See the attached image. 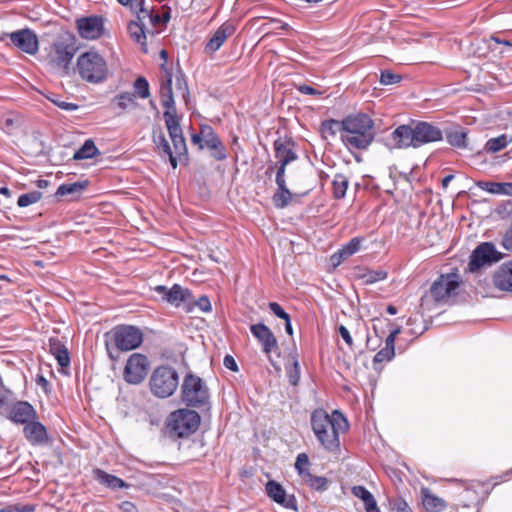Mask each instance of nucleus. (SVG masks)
Segmentation results:
<instances>
[{
    "label": "nucleus",
    "mask_w": 512,
    "mask_h": 512,
    "mask_svg": "<svg viewBox=\"0 0 512 512\" xmlns=\"http://www.w3.org/2000/svg\"><path fill=\"white\" fill-rule=\"evenodd\" d=\"M154 291L162 300L175 307H179L182 303L187 304L186 311L192 312V307H190L191 293L188 289H185L178 284H174L171 288H167L163 285L156 286Z\"/></svg>",
    "instance_id": "nucleus-12"
},
{
    "label": "nucleus",
    "mask_w": 512,
    "mask_h": 512,
    "mask_svg": "<svg viewBox=\"0 0 512 512\" xmlns=\"http://www.w3.org/2000/svg\"><path fill=\"white\" fill-rule=\"evenodd\" d=\"M393 147L408 148L415 147L414 128L409 125H401L392 133Z\"/></svg>",
    "instance_id": "nucleus-23"
},
{
    "label": "nucleus",
    "mask_w": 512,
    "mask_h": 512,
    "mask_svg": "<svg viewBox=\"0 0 512 512\" xmlns=\"http://www.w3.org/2000/svg\"><path fill=\"white\" fill-rule=\"evenodd\" d=\"M154 143L157 146V149L163 153L165 156H168L169 161L173 168L177 167V159L173 154V151L169 145V142L165 138V135L160 132L157 135H154Z\"/></svg>",
    "instance_id": "nucleus-32"
},
{
    "label": "nucleus",
    "mask_w": 512,
    "mask_h": 512,
    "mask_svg": "<svg viewBox=\"0 0 512 512\" xmlns=\"http://www.w3.org/2000/svg\"><path fill=\"white\" fill-rule=\"evenodd\" d=\"M223 364L224 366L231 370V371H237L238 370V366H237V363L235 361V359L231 356V355H226L224 357V360H223Z\"/></svg>",
    "instance_id": "nucleus-62"
},
{
    "label": "nucleus",
    "mask_w": 512,
    "mask_h": 512,
    "mask_svg": "<svg viewBox=\"0 0 512 512\" xmlns=\"http://www.w3.org/2000/svg\"><path fill=\"white\" fill-rule=\"evenodd\" d=\"M77 70L83 80L98 84L107 79L108 65L106 60L96 51H87L79 55Z\"/></svg>",
    "instance_id": "nucleus-3"
},
{
    "label": "nucleus",
    "mask_w": 512,
    "mask_h": 512,
    "mask_svg": "<svg viewBox=\"0 0 512 512\" xmlns=\"http://www.w3.org/2000/svg\"><path fill=\"white\" fill-rule=\"evenodd\" d=\"M24 435L32 445H42L48 441L47 430L43 424L38 421H30L23 429Z\"/></svg>",
    "instance_id": "nucleus-21"
},
{
    "label": "nucleus",
    "mask_w": 512,
    "mask_h": 512,
    "mask_svg": "<svg viewBox=\"0 0 512 512\" xmlns=\"http://www.w3.org/2000/svg\"><path fill=\"white\" fill-rule=\"evenodd\" d=\"M413 128L415 148L427 143L437 142L442 139L441 130L428 122H418L413 126Z\"/></svg>",
    "instance_id": "nucleus-16"
},
{
    "label": "nucleus",
    "mask_w": 512,
    "mask_h": 512,
    "mask_svg": "<svg viewBox=\"0 0 512 512\" xmlns=\"http://www.w3.org/2000/svg\"><path fill=\"white\" fill-rule=\"evenodd\" d=\"M342 121L325 120L321 123L320 132L323 138L328 139L336 136L337 133L341 135Z\"/></svg>",
    "instance_id": "nucleus-34"
},
{
    "label": "nucleus",
    "mask_w": 512,
    "mask_h": 512,
    "mask_svg": "<svg viewBox=\"0 0 512 512\" xmlns=\"http://www.w3.org/2000/svg\"><path fill=\"white\" fill-rule=\"evenodd\" d=\"M87 184V181L64 183L58 187L56 195H79L87 187Z\"/></svg>",
    "instance_id": "nucleus-33"
},
{
    "label": "nucleus",
    "mask_w": 512,
    "mask_h": 512,
    "mask_svg": "<svg viewBox=\"0 0 512 512\" xmlns=\"http://www.w3.org/2000/svg\"><path fill=\"white\" fill-rule=\"evenodd\" d=\"M311 427L320 444L335 451L340 446L339 433L348 429V421L338 410L329 415L323 409H316L311 414Z\"/></svg>",
    "instance_id": "nucleus-1"
},
{
    "label": "nucleus",
    "mask_w": 512,
    "mask_h": 512,
    "mask_svg": "<svg viewBox=\"0 0 512 512\" xmlns=\"http://www.w3.org/2000/svg\"><path fill=\"white\" fill-rule=\"evenodd\" d=\"M34 510L35 507L31 504H15L0 509V512H34Z\"/></svg>",
    "instance_id": "nucleus-51"
},
{
    "label": "nucleus",
    "mask_w": 512,
    "mask_h": 512,
    "mask_svg": "<svg viewBox=\"0 0 512 512\" xmlns=\"http://www.w3.org/2000/svg\"><path fill=\"white\" fill-rule=\"evenodd\" d=\"M421 496L423 507L427 512H442L447 507L445 500L433 494L429 488L423 487Z\"/></svg>",
    "instance_id": "nucleus-26"
},
{
    "label": "nucleus",
    "mask_w": 512,
    "mask_h": 512,
    "mask_svg": "<svg viewBox=\"0 0 512 512\" xmlns=\"http://www.w3.org/2000/svg\"><path fill=\"white\" fill-rule=\"evenodd\" d=\"M211 151V156L218 161L226 159V149L221 141L215 144V147L208 148Z\"/></svg>",
    "instance_id": "nucleus-55"
},
{
    "label": "nucleus",
    "mask_w": 512,
    "mask_h": 512,
    "mask_svg": "<svg viewBox=\"0 0 512 512\" xmlns=\"http://www.w3.org/2000/svg\"><path fill=\"white\" fill-rule=\"evenodd\" d=\"M391 512H412L407 502L401 498L394 499L390 502Z\"/></svg>",
    "instance_id": "nucleus-52"
},
{
    "label": "nucleus",
    "mask_w": 512,
    "mask_h": 512,
    "mask_svg": "<svg viewBox=\"0 0 512 512\" xmlns=\"http://www.w3.org/2000/svg\"><path fill=\"white\" fill-rule=\"evenodd\" d=\"M285 170H286V167H284L283 165H280L277 170L275 181H276L278 188H284V186H286Z\"/></svg>",
    "instance_id": "nucleus-60"
},
{
    "label": "nucleus",
    "mask_w": 512,
    "mask_h": 512,
    "mask_svg": "<svg viewBox=\"0 0 512 512\" xmlns=\"http://www.w3.org/2000/svg\"><path fill=\"white\" fill-rule=\"evenodd\" d=\"M252 335L259 341L262 350L269 355L273 351L278 350V342L271 329L263 323L253 324L250 326Z\"/></svg>",
    "instance_id": "nucleus-17"
},
{
    "label": "nucleus",
    "mask_w": 512,
    "mask_h": 512,
    "mask_svg": "<svg viewBox=\"0 0 512 512\" xmlns=\"http://www.w3.org/2000/svg\"><path fill=\"white\" fill-rule=\"evenodd\" d=\"M362 239L355 237L352 238L346 245L340 249V257H350L359 251Z\"/></svg>",
    "instance_id": "nucleus-44"
},
{
    "label": "nucleus",
    "mask_w": 512,
    "mask_h": 512,
    "mask_svg": "<svg viewBox=\"0 0 512 512\" xmlns=\"http://www.w3.org/2000/svg\"><path fill=\"white\" fill-rule=\"evenodd\" d=\"M309 486L315 490L324 491L328 487V480L322 476H314L311 473H306L303 479Z\"/></svg>",
    "instance_id": "nucleus-41"
},
{
    "label": "nucleus",
    "mask_w": 512,
    "mask_h": 512,
    "mask_svg": "<svg viewBox=\"0 0 512 512\" xmlns=\"http://www.w3.org/2000/svg\"><path fill=\"white\" fill-rule=\"evenodd\" d=\"M165 124L173 143L174 153L183 156L187 152L186 142L183 137L182 129L177 116H171L170 113H164Z\"/></svg>",
    "instance_id": "nucleus-15"
},
{
    "label": "nucleus",
    "mask_w": 512,
    "mask_h": 512,
    "mask_svg": "<svg viewBox=\"0 0 512 512\" xmlns=\"http://www.w3.org/2000/svg\"><path fill=\"white\" fill-rule=\"evenodd\" d=\"M56 106L65 110V111H76L78 109V105L66 101H62L59 98H51L50 99Z\"/></svg>",
    "instance_id": "nucleus-59"
},
{
    "label": "nucleus",
    "mask_w": 512,
    "mask_h": 512,
    "mask_svg": "<svg viewBox=\"0 0 512 512\" xmlns=\"http://www.w3.org/2000/svg\"><path fill=\"white\" fill-rule=\"evenodd\" d=\"M120 4L129 7L134 12H146L144 0H117Z\"/></svg>",
    "instance_id": "nucleus-50"
},
{
    "label": "nucleus",
    "mask_w": 512,
    "mask_h": 512,
    "mask_svg": "<svg viewBox=\"0 0 512 512\" xmlns=\"http://www.w3.org/2000/svg\"><path fill=\"white\" fill-rule=\"evenodd\" d=\"M119 508L123 512H138L136 505L130 501H123L119 504Z\"/></svg>",
    "instance_id": "nucleus-64"
},
{
    "label": "nucleus",
    "mask_w": 512,
    "mask_h": 512,
    "mask_svg": "<svg viewBox=\"0 0 512 512\" xmlns=\"http://www.w3.org/2000/svg\"><path fill=\"white\" fill-rule=\"evenodd\" d=\"M266 492L275 502L286 508L296 509V500L293 497L287 498L285 490L279 483L269 481L266 484Z\"/></svg>",
    "instance_id": "nucleus-24"
},
{
    "label": "nucleus",
    "mask_w": 512,
    "mask_h": 512,
    "mask_svg": "<svg viewBox=\"0 0 512 512\" xmlns=\"http://www.w3.org/2000/svg\"><path fill=\"white\" fill-rule=\"evenodd\" d=\"M190 307H192V310L194 307H197L202 312H210L212 307L210 300L207 296H201L197 301H195L192 304V301L190 300Z\"/></svg>",
    "instance_id": "nucleus-54"
},
{
    "label": "nucleus",
    "mask_w": 512,
    "mask_h": 512,
    "mask_svg": "<svg viewBox=\"0 0 512 512\" xmlns=\"http://www.w3.org/2000/svg\"><path fill=\"white\" fill-rule=\"evenodd\" d=\"M492 282L500 291L512 292V260L501 264L493 273Z\"/></svg>",
    "instance_id": "nucleus-18"
},
{
    "label": "nucleus",
    "mask_w": 512,
    "mask_h": 512,
    "mask_svg": "<svg viewBox=\"0 0 512 512\" xmlns=\"http://www.w3.org/2000/svg\"><path fill=\"white\" fill-rule=\"evenodd\" d=\"M178 385V372L168 365L155 368L149 379L150 391L157 398H168L172 396Z\"/></svg>",
    "instance_id": "nucleus-4"
},
{
    "label": "nucleus",
    "mask_w": 512,
    "mask_h": 512,
    "mask_svg": "<svg viewBox=\"0 0 512 512\" xmlns=\"http://www.w3.org/2000/svg\"><path fill=\"white\" fill-rule=\"evenodd\" d=\"M76 52L73 38L69 35L58 38L52 45L49 58L56 66L67 68Z\"/></svg>",
    "instance_id": "nucleus-10"
},
{
    "label": "nucleus",
    "mask_w": 512,
    "mask_h": 512,
    "mask_svg": "<svg viewBox=\"0 0 512 512\" xmlns=\"http://www.w3.org/2000/svg\"><path fill=\"white\" fill-rule=\"evenodd\" d=\"M275 158L280 165L286 167L290 162L297 159L296 153L290 148L289 144L281 140L274 142Z\"/></svg>",
    "instance_id": "nucleus-27"
},
{
    "label": "nucleus",
    "mask_w": 512,
    "mask_h": 512,
    "mask_svg": "<svg viewBox=\"0 0 512 512\" xmlns=\"http://www.w3.org/2000/svg\"><path fill=\"white\" fill-rule=\"evenodd\" d=\"M129 32L131 37L138 43L144 44V40L146 39L143 27L140 26L137 22H131L129 24Z\"/></svg>",
    "instance_id": "nucleus-48"
},
{
    "label": "nucleus",
    "mask_w": 512,
    "mask_h": 512,
    "mask_svg": "<svg viewBox=\"0 0 512 512\" xmlns=\"http://www.w3.org/2000/svg\"><path fill=\"white\" fill-rule=\"evenodd\" d=\"M115 347L119 351H130L138 348L143 342V334L137 327L130 325L116 326L111 331Z\"/></svg>",
    "instance_id": "nucleus-7"
},
{
    "label": "nucleus",
    "mask_w": 512,
    "mask_h": 512,
    "mask_svg": "<svg viewBox=\"0 0 512 512\" xmlns=\"http://www.w3.org/2000/svg\"><path fill=\"white\" fill-rule=\"evenodd\" d=\"M234 33V27L230 23L222 24L212 35L205 46V52L207 54H213L218 51L224 44L226 39Z\"/></svg>",
    "instance_id": "nucleus-20"
},
{
    "label": "nucleus",
    "mask_w": 512,
    "mask_h": 512,
    "mask_svg": "<svg viewBox=\"0 0 512 512\" xmlns=\"http://www.w3.org/2000/svg\"><path fill=\"white\" fill-rule=\"evenodd\" d=\"M202 138H203V145L206 148L215 147V144L220 141L219 137L215 133L212 127L208 125L202 126Z\"/></svg>",
    "instance_id": "nucleus-43"
},
{
    "label": "nucleus",
    "mask_w": 512,
    "mask_h": 512,
    "mask_svg": "<svg viewBox=\"0 0 512 512\" xmlns=\"http://www.w3.org/2000/svg\"><path fill=\"white\" fill-rule=\"evenodd\" d=\"M459 287V276L455 273L441 275L430 287V296L435 302L446 303L456 295Z\"/></svg>",
    "instance_id": "nucleus-8"
},
{
    "label": "nucleus",
    "mask_w": 512,
    "mask_h": 512,
    "mask_svg": "<svg viewBox=\"0 0 512 512\" xmlns=\"http://www.w3.org/2000/svg\"><path fill=\"white\" fill-rule=\"evenodd\" d=\"M374 137V122L368 115H350L342 120L341 141L349 150L367 149Z\"/></svg>",
    "instance_id": "nucleus-2"
},
{
    "label": "nucleus",
    "mask_w": 512,
    "mask_h": 512,
    "mask_svg": "<svg viewBox=\"0 0 512 512\" xmlns=\"http://www.w3.org/2000/svg\"><path fill=\"white\" fill-rule=\"evenodd\" d=\"M160 95L161 104L166 109L164 113L169 112L171 116H177L172 91V75L169 72L166 73V78L161 83Z\"/></svg>",
    "instance_id": "nucleus-22"
},
{
    "label": "nucleus",
    "mask_w": 512,
    "mask_h": 512,
    "mask_svg": "<svg viewBox=\"0 0 512 512\" xmlns=\"http://www.w3.org/2000/svg\"><path fill=\"white\" fill-rule=\"evenodd\" d=\"M137 14H138L139 20H141L142 18L148 17V18H150V20L153 24H156V25L163 24V18L161 17V15L153 14L152 11H150L148 9H146V12H137Z\"/></svg>",
    "instance_id": "nucleus-58"
},
{
    "label": "nucleus",
    "mask_w": 512,
    "mask_h": 512,
    "mask_svg": "<svg viewBox=\"0 0 512 512\" xmlns=\"http://www.w3.org/2000/svg\"><path fill=\"white\" fill-rule=\"evenodd\" d=\"M292 199V194L288 190L287 186H284V188H278V192L274 194L273 196V202L276 207L278 208H284L289 204V202Z\"/></svg>",
    "instance_id": "nucleus-42"
},
{
    "label": "nucleus",
    "mask_w": 512,
    "mask_h": 512,
    "mask_svg": "<svg viewBox=\"0 0 512 512\" xmlns=\"http://www.w3.org/2000/svg\"><path fill=\"white\" fill-rule=\"evenodd\" d=\"M476 185L491 194L512 196V182L478 181Z\"/></svg>",
    "instance_id": "nucleus-28"
},
{
    "label": "nucleus",
    "mask_w": 512,
    "mask_h": 512,
    "mask_svg": "<svg viewBox=\"0 0 512 512\" xmlns=\"http://www.w3.org/2000/svg\"><path fill=\"white\" fill-rule=\"evenodd\" d=\"M9 416L13 422L26 425L36 418V411L28 402L20 401L12 406Z\"/></svg>",
    "instance_id": "nucleus-19"
},
{
    "label": "nucleus",
    "mask_w": 512,
    "mask_h": 512,
    "mask_svg": "<svg viewBox=\"0 0 512 512\" xmlns=\"http://www.w3.org/2000/svg\"><path fill=\"white\" fill-rule=\"evenodd\" d=\"M339 333H340L342 339L346 342V344L351 347L353 345V339H352L348 329L345 326L341 325L339 327Z\"/></svg>",
    "instance_id": "nucleus-63"
},
{
    "label": "nucleus",
    "mask_w": 512,
    "mask_h": 512,
    "mask_svg": "<svg viewBox=\"0 0 512 512\" xmlns=\"http://www.w3.org/2000/svg\"><path fill=\"white\" fill-rule=\"evenodd\" d=\"M77 29L80 36L87 40L99 38L104 31L103 18L99 16H88L77 20Z\"/></svg>",
    "instance_id": "nucleus-14"
},
{
    "label": "nucleus",
    "mask_w": 512,
    "mask_h": 512,
    "mask_svg": "<svg viewBox=\"0 0 512 512\" xmlns=\"http://www.w3.org/2000/svg\"><path fill=\"white\" fill-rule=\"evenodd\" d=\"M512 139L505 134L489 139L485 144V150L490 153H496L504 149Z\"/></svg>",
    "instance_id": "nucleus-36"
},
{
    "label": "nucleus",
    "mask_w": 512,
    "mask_h": 512,
    "mask_svg": "<svg viewBox=\"0 0 512 512\" xmlns=\"http://www.w3.org/2000/svg\"><path fill=\"white\" fill-rule=\"evenodd\" d=\"M135 98V94L130 92H123L116 95L113 99V102L117 105L119 109L126 110L132 106L137 105Z\"/></svg>",
    "instance_id": "nucleus-37"
},
{
    "label": "nucleus",
    "mask_w": 512,
    "mask_h": 512,
    "mask_svg": "<svg viewBox=\"0 0 512 512\" xmlns=\"http://www.w3.org/2000/svg\"><path fill=\"white\" fill-rule=\"evenodd\" d=\"M386 277L387 273L383 270H365L359 274V279H361L364 284H373L386 279Z\"/></svg>",
    "instance_id": "nucleus-38"
},
{
    "label": "nucleus",
    "mask_w": 512,
    "mask_h": 512,
    "mask_svg": "<svg viewBox=\"0 0 512 512\" xmlns=\"http://www.w3.org/2000/svg\"><path fill=\"white\" fill-rule=\"evenodd\" d=\"M333 185V194L337 199H341L346 195V191L348 188V180L344 175H336L332 182Z\"/></svg>",
    "instance_id": "nucleus-39"
},
{
    "label": "nucleus",
    "mask_w": 512,
    "mask_h": 512,
    "mask_svg": "<svg viewBox=\"0 0 512 512\" xmlns=\"http://www.w3.org/2000/svg\"><path fill=\"white\" fill-rule=\"evenodd\" d=\"M149 370L148 358L140 353H134L128 358L123 371V378L128 384H140Z\"/></svg>",
    "instance_id": "nucleus-9"
},
{
    "label": "nucleus",
    "mask_w": 512,
    "mask_h": 512,
    "mask_svg": "<svg viewBox=\"0 0 512 512\" xmlns=\"http://www.w3.org/2000/svg\"><path fill=\"white\" fill-rule=\"evenodd\" d=\"M290 364H287L286 374L291 385L296 386L300 380V365L295 354L290 355Z\"/></svg>",
    "instance_id": "nucleus-35"
},
{
    "label": "nucleus",
    "mask_w": 512,
    "mask_h": 512,
    "mask_svg": "<svg viewBox=\"0 0 512 512\" xmlns=\"http://www.w3.org/2000/svg\"><path fill=\"white\" fill-rule=\"evenodd\" d=\"M308 465V456L304 453L299 454L296 458L295 468L297 469V471L299 472L303 479L305 478L306 473H310L307 469Z\"/></svg>",
    "instance_id": "nucleus-49"
},
{
    "label": "nucleus",
    "mask_w": 512,
    "mask_h": 512,
    "mask_svg": "<svg viewBox=\"0 0 512 512\" xmlns=\"http://www.w3.org/2000/svg\"><path fill=\"white\" fill-rule=\"evenodd\" d=\"M7 36L13 46L22 52L29 55H34L38 52V37L32 30L28 28L20 29L9 33Z\"/></svg>",
    "instance_id": "nucleus-13"
},
{
    "label": "nucleus",
    "mask_w": 512,
    "mask_h": 512,
    "mask_svg": "<svg viewBox=\"0 0 512 512\" xmlns=\"http://www.w3.org/2000/svg\"><path fill=\"white\" fill-rule=\"evenodd\" d=\"M135 93L142 99L150 96L149 84L144 77H138L134 82Z\"/></svg>",
    "instance_id": "nucleus-47"
},
{
    "label": "nucleus",
    "mask_w": 512,
    "mask_h": 512,
    "mask_svg": "<svg viewBox=\"0 0 512 512\" xmlns=\"http://www.w3.org/2000/svg\"><path fill=\"white\" fill-rule=\"evenodd\" d=\"M400 332H401L400 327L392 330L385 340L384 348H387L390 351L395 352V340H396L397 336L400 334Z\"/></svg>",
    "instance_id": "nucleus-57"
},
{
    "label": "nucleus",
    "mask_w": 512,
    "mask_h": 512,
    "mask_svg": "<svg viewBox=\"0 0 512 512\" xmlns=\"http://www.w3.org/2000/svg\"><path fill=\"white\" fill-rule=\"evenodd\" d=\"M395 356V352L390 351L387 348H382L379 352L376 353L373 359V369L375 371L382 370V363L391 361Z\"/></svg>",
    "instance_id": "nucleus-40"
},
{
    "label": "nucleus",
    "mask_w": 512,
    "mask_h": 512,
    "mask_svg": "<svg viewBox=\"0 0 512 512\" xmlns=\"http://www.w3.org/2000/svg\"><path fill=\"white\" fill-rule=\"evenodd\" d=\"M42 198L40 191H31L19 196L17 204L19 207H28L34 203H37Z\"/></svg>",
    "instance_id": "nucleus-45"
},
{
    "label": "nucleus",
    "mask_w": 512,
    "mask_h": 512,
    "mask_svg": "<svg viewBox=\"0 0 512 512\" xmlns=\"http://www.w3.org/2000/svg\"><path fill=\"white\" fill-rule=\"evenodd\" d=\"M100 154L99 149L91 139H87L84 144L74 153V160L91 159Z\"/></svg>",
    "instance_id": "nucleus-31"
},
{
    "label": "nucleus",
    "mask_w": 512,
    "mask_h": 512,
    "mask_svg": "<svg viewBox=\"0 0 512 512\" xmlns=\"http://www.w3.org/2000/svg\"><path fill=\"white\" fill-rule=\"evenodd\" d=\"M458 512H479V497L475 490L465 488L459 494Z\"/></svg>",
    "instance_id": "nucleus-25"
},
{
    "label": "nucleus",
    "mask_w": 512,
    "mask_h": 512,
    "mask_svg": "<svg viewBox=\"0 0 512 512\" xmlns=\"http://www.w3.org/2000/svg\"><path fill=\"white\" fill-rule=\"evenodd\" d=\"M500 258V253L495 246L490 242H484L473 250L468 263V270L476 272L486 265L499 261Z\"/></svg>",
    "instance_id": "nucleus-11"
},
{
    "label": "nucleus",
    "mask_w": 512,
    "mask_h": 512,
    "mask_svg": "<svg viewBox=\"0 0 512 512\" xmlns=\"http://www.w3.org/2000/svg\"><path fill=\"white\" fill-rule=\"evenodd\" d=\"M200 416L197 412L180 409L170 414L168 428L176 437L183 438L193 434L199 427Z\"/></svg>",
    "instance_id": "nucleus-5"
},
{
    "label": "nucleus",
    "mask_w": 512,
    "mask_h": 512,
    "mask_svg": "<svg viewBox=\"0 0 512 512\" xmlns=\"http://www.w3.org/2000/svg\"><path fill=\"white\" fill-rule=\"evenodd\" d=\"M269 308L275 316L283 319L285 322H288V319H290L289 314L286 313L285 310L278 303L270 302Z\"/></svg>",
    "instance_id": "nucleus-56"
},
{
    "label": "nucleus",
    "mask_w": 512,
    "mask_h": 512,
    "mask_svg": "<svg viewBox=\"0 0 512 512\" xmlns=\"http://www.w3.org/2000/svg\"><path fill=\"white\" fill-rule=\"evenodd\" d=\"M56 358H57L59 365L62 367H66L70 363L69 354L66 350L58 351Z\"/></svg>",
    "instance_id": "nucleus-61"
},
{
    "label": "nucleus",
    "mask_w": 512,
    "mask_h": 512,
    "mask_svg": "<svg viewBox=\"0 0 512 512\" xmlns=\"http://www.w3.org/2000/svg\"><path fill=\"white\" fill-rule=\"evenodd\" d=\"M447 140L454 147H466V133L462 130L448 133Z\"/></svg>",
    "instance_id": "nucleus-46"
},
{
    "label": "nucleus",
    "mask_w": 512,
    "mask_h": 512,
    "mask_svg": "<svg viewBox=\"0 0 512 512\" xmlns=\"http://www.w3.org/2000/svg\"><path fill=\"white\" fill-rule=\"evenodd\" d=\"M400 80V75L395 74L391 71L386 70L381 73L380 82L383 85H392L398 83Z\"/></svg>",
    "instance_id": "nucleus-53"
},
{
    "label": "nucleus",
    "mask_w": 512,
    "mask_h": 512,
    "mask_svg": "<svg viewBox=\"0 0 512 512\" xmlns=\"http://www.w3.org/2000/svg\"><path fill=\"white\" fill-rule=\"evenodd\" d=\"M182 395L188 406L202 407L208 403V390L202 380L194 375H187L184 378Z\"/></svg>",
    "instance_id": "nucleus-6"
},
{
    "label": "nucleus",
    "mask_w": 512,
    "mask_h": 512,
    "mask_svg": "<svg viewBox=\"0 0 512 512\" xmlns=\"http://www.w3.org/2000/svg\"><path fill=\"white\" fill-rule=\"evenodd\" d=\"M352 494L363 501L366 512H380L374 496L365 487L354 486Z\"/></svg>",
    "instance_id": "nucleus-30"
},
{
    "label": "nucleus",
    "mask_w": 512,
    "mask_h": 512,
    "mask_svg": "<svg viewBox=\"0 0 512 512\" xmlns=\"http://www.w3.org/2000/svg\"><path fill=\"white\" fill-rule=\"evenodd\" d=\"M95 479L102 485L112 489L128 488L129 484L114 475L108 474L107 472L96 469L94 471Z\"/></svg>",
    "instance_id": "nucleus-29"
}]
</instances>
